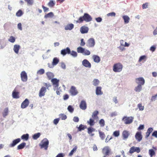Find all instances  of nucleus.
<instances>
[{
    "instance_id": "obj_1",
    "label": "nucleus",
    "mask_w": 157,
    "mask_h": 157,
    "mask_svg": "<svg viewBox=\"0 0 157 157\" xmlns=\"http://www.w3.org/2000/svg\"><path fill=\"white\" fill-rule=\"evenodd\" d=\"M92 19V17L89 14L85 13L82 16L80 17L79 18L76 22L78 23H82L83 21L88 22L91 21Z\"/></svg>"
},
{
    "instance_id": "obj_45",
    "label": "nucleus",
    "mask_w": 157,
    "mask_h": 157,
    "mask_svg": "<svg viewBox=\"0 0 157 157\" xmlns=\"http://www.w3.org/2000/svg\"><path fill=\"white\" fill-rule=\"evenodd\" d=\"M53 13L52 12H51L45 15L44 16L45 18L50 17H53Z\"/></svg>"
},
{
    "instance_id": "obj_53",
    "label": "nucleus",
    "mask_w": 157,
    "mask_h": 157,
    "mask_svg": "<svg viewBox=\"0 0 157 157\" xmlns=\"http://www.w3.org/2000/svg\"><path fill=\"white\" fill-rule=\"evenodd\" d=\"M70 54L74 57H76L77 56V53L74 51H72L71 52V53Z\"/></svg>"
},
{
    "instance_id": "obj_18",
    "label": "nucleus",
    "mask_w": 157,
    "mask_h": 157,
    "mask_svg": "<svg viewBox=\"0 0 157 157\" xmlns=\"http://www.w3.org/2000/svg\"><path fill=\"white\" fill-rule=\"evenodd\" d=\"M19 92L15 89L13 90L12 92V96L13 98H19Z\"/></svg>"
},
{
    "instance_id": "obj_34",
    "label": "nucleus",
    "mask_w": 157,
    "mask_h": 157,
    "mask_svg": "<svg viewBox=\"0 0 157 157\" xmlns=\"http://www.w3.org/2000/svg\"><path fill=\"white\" fill-rule=\"evenodd\" d=\"M99 81L97 79H94L93 81V84L95 86H97L99 84Z\"/></svg>"
},
{
    "instance_id": "obj_41",
    "label": "nucleus",
    "mask_w": 157,
    "mask_h": 157,
    "mask_svg": "<svg viewBox=\"0 0 157 157\" xmlns=\"http://www.w3.org/2000/svg\"><path fill=\"white\" fill-rule=\"evenodd\" d=\"M40 133L39 132L36 133L33 136V138L34 140H36L40 137Z\"/></svg>"
},
{
    "instance_id": "obj_62",
    "label": "nucleus",
    "mask_w": 157,
    "mask_h": 157,
    "mask_svg": "<svg viewBox=\"0 0 157 157\" xmlns=\"http://www.w3.org/2000/svg\"><path fill=\"white\" fill-rule=\"evenodd\" d=\"M42 7L44 12H46L49 10V9L48 8L42 5Z\"/></svg>"
},
{
    "instance_id": "obj_56",
    "label": "nucleus",
    "mask_w": 157,
    "mask_h": 157,
    "mask_svg": "<svg viewBox=\"0 0 157 157\" xmlns=\"http://www.w3.org/2000/svg\"><path fill=\"white\" fill-rule=\"evenodd\" d=\"M148 2H146L145 3H144L143 4L142 7L143 9H145L148 7Z\"/></svg>"
},
{
    "instance_id": "obj_36",
    "label": "nucleus",
    "mask_w": 157,
    "mask_h": 157,
    "mask_svg": "<svg viewBox=\"0 0 157 157\" xmlns=\"http://www.w3.org/2000/svg\"><path fill=\"white\" fill-rule=\"evenodd\" d=\"M77 51L78 53H83L84 51V48L81 47H78L77 48Z\"/></svg>"
},
{
    "instance_id": "obj_58",
    "label": "nucleus",
    "mask_w": 157,
    "mask_h": 157,
    "mask_svg": "<svg viewBox=\"0 0 157 157\" xmlns=\"http://www.w3.org/2000/svg\"><path fill=\"white\" fill-rule=\"evenodd\" d=\"M112 138V137L111 136H110L109 135L107 136V138L105 139V142L107 143L108 142V141L110 140Z\"/></svg>"
},
{
    "instance_id": "obj_37",
    "label": "nucleus",
    "mask_w": 157,
    "mask_h": 157,
    "mask_svg": "<svg viewBox=\"0 0 157 157\" xmlns=\"http://www.w3.org/2000/svg\"><path fill=\"white\" fill-rule=\"evenodd\" d=\"M86 128V126L83 125L82 124H81L78 127V130L79 131H81L82 130H84Z\"/></svg>"
},
{
    "instance_id": "obj_30",
    "label": "nucleus",
    "mask_w": 157,
    "mask_h": 157,
    "mask_svg": "<svg viewBox=\"0 0 157 157\" xmlns=\"http://www.w3.org/2000/svg\"><path fill=\"white\" fill-rule=\"evenodd\" d=\"M122 17L125 23L127 24L129 22L130 20V18L128 16L126 15L123 16Z\"/></svg>"
},
{
    "instance_id": "obj_35",
    "label": "nucleus",
    "mask_w": 157,
    "mask_h": 157,
    "mask_svg": "<svg viewBox=\"0 0 157 157\" xmlns=\"http://www.w3.org/2000/svg\"><path fill=\"white\" fill-rule=\"evenodd\" d=\"M149 154L151 157H152L153 156L155 155V153L152 149H151L149 150Z\"/></svg>"
},
{
    "instance_id": "obj_26",
    "label": "nucleus",
    "mask_w": 157,
    "mask_h": 157,
    "mask_svg": "<svg viewBox=\"0 0 157 157\" xmlns=\"http://www.w3.org/2000/svg\"><path fill=\"white\" fill-rule=\"evenodd\" d=\"M46 75L48 78V79L49 80H52V79H53L52 78L54 76V75L53 73L50 72H47L46 73Z\"/></svg>"
},
{
    "instance_id": "obj_19",
    "label": "nucleus",
    "mask_w": 157,
    "mask_h": 157,
    "mask_svg": "<svg viewBox=\"0 0 157 157\" xmlns=\"http://www.w3.org/2000/svg\"><path fill=\"white\" fill-rule=\"evenodd\" d=\"M80 108L82 110H85L86 108V103L84 101H82L79 105Z\"/></svg>"
},
{
    "instance_id": "obj_59",
    "label": "nucleus",
    "mask_w": 157,
    "mask_h": 157,
    "mask_svg": "<svg viewBox=\"0 0 157 157\" xmlns=\"http://www.w3.org/2000/svg\"><path fill=\"white\" fill-rule=\"evenodd\" d=\"M73 120L75 122H78L79 121V119L78 117H75L73 118Z\"/></svg>"
},
{
    "instance_id": "obj_15",
    "label": "nucleus",
    "mask_w": 157,
    "mask_h": 157,
    "mask_svg": "<svg viewBox=\"0 0 157 157\" xmlns=\"http://www.w3.org/2000/svg\"><path fill=\"white\" fill-rule=\"evenodd\" d=\"M88 30V28L85 26L81 27L80 29V31L81 33L82 34L87 33Z\"/></svg>"
},
{
    "instance_id": "obj_20",
    "label": "nucleus",
    "mask_w": 157,
    "mask_h": 157,
    "mask_svg": "<svg viewBox=\"0 0 157 157\" xmlns=\"http://www.w3.org/2000/svg\"><path fill=\"white\" fill-rule=\"evenodd\" d=\"M92 58L94 60V61L96 63H99L101 60L100 57L96 55H94L92 56Z\"/></svg>"
},
{
    "instance_id": "obj_33",
    "label": "nucleus",
    "mask_w": 157,
    "mask_h": 157,
    "mask_svg": "<svg viewBox=\"0 0 157 157\" xmlns=\"http://www.w3.org/2000/svg\"><path fill=\"white\" fill-rule=\"evenodd\" d=\"M98 132L99 134V136L101 139L102 140H104L105 137V135L104 133L101 132L100 130H99L98 131Z\"/></svg>"
},
{
    "instance_id": "obj_40",
    "label": "nucleus",
    "mask_w": 157,
    "mask_h": 157,
    "mask_svg": "<svg viewBox=\"0 0 157 157\" xmlns=\"http://www.w3.org/2000/svg\"><path fill=\"white\" fill-rule=\"evenodd\" d=\"M77 146H75L73 149L70 152L69 154V156H71L76 151L77 149Z\"/></svg>"
},
{
    "instance_id": "obj_64",
    "label": "nucleus",
    "mask_w": 157,
    "mask_h": 157,
    "mask_svg": "<svg viewBox=\"0 0 157 157\" xmlns=\"http://www.w3.org/2000/svg\"><path fill=\"white\" fill-rule=\"evenodd\" d=\"M64 155L63 153H59L58 154L56 157H63Z\"/></svg>"
},
{
    "instance_id": "obj_28",
    "label": "nucleus",
    "mask_w": 157,
    "mask_h": 157,
    "mask_svg": "<svg viewBox=\"0 0 157 157\" xmlns=\"http://www.w3.org/2000/svg\"><path fill=\"white\" fill-rule=\"evenodd\" d=\"M98 111L96 110L93 113L92 117L93 119H98Z\"/></svg>"
},
{
    "instance_id": "obj_4",
    "label": "nucleus",
    "mask_w": 157,
    "mask_h": 157,
    "mask_svg": "<svg viewBox=\"0 0 157 157\" xmlns=\"http://www.w3.org/2000/svg\"><path fill=\"white\" fill-rule=\"evenodd\" d=\"M123 65L120 63L115 64L113 67V70L116 72H120L122 70Z\"/></svg>"
},
{
    "instance_id": "obj_48",
    "label": "nucleus",
    "mask_w": 157,
    "mask_h": 157,
    "mask_svg": "<svg viewBox=\"0 0 157 157\" xmlns=\"http://www.w3.org/2000/svg\"><path fill=\"white\" fill-rule=\"evenodd\" d=\"M84 55L88 56L90 54V51L87 50L86 49L84 48V51L83 53Z\"/></svg>"
},
{
    "instance_id": "obj_6",
    "label": "nucleus",
    "mask_w": 157,
    "mask_h": 157,
    "mask_svg": "<svg viewBox=\"0 0 157 157\" xmlns=\"http://www.w3.org/2000/svg\"><path fill=\"white\" fill-rule=\"evenodd\" d=\"M140 151V149L139 147L132 146L130 148L129 152L130 154H132L135 152H136L138 153Z\"/></svg>"
},
{
    "instance_id": "obj_25",
    "label": "nucleus",
    "mask_w": 157,
    "mask_h": 157,
    "mask_svg": "<svg viewBox=\"0 0 157 157\" xmlns=\"http://www.w3.org/2000/svg\"><path fill=\"white\" fill-rule=\"evenodd\" d=\"M20 48V46L19 45L17 44H15L14 46L13 49L15 52L16 53L18 54V53L19 51Z\"/></svg>"
},
{
    "instance_id": "obj_21",
    "label": "nucleus",
    "mask_w": 157,
    "mask_h": 157,
    "mask_svg": "<svg viewBox=\"0 0 157 157\" xmlns=\"http://www.w3.org/2000/svg\"><path fill=\"white\" fill-rule=\"evenodd\" d=\"M101 87L100 86L97 87L96 88V93L97 95H101L102 94L101 91Z\"/></svg>"
},
{
    "instance_id": "obj_29",
    "label": "nucleus",
    "mask_w": 157,
    "mask_h": 157,
    "mask_svg": "<svg viewBox=\"0 0 157 157\" xmlns=\"http://www.w3.org/2000/svg\"><path fill=\"white\" fill-rule=\"evenodd\" d=\"M142 89V86L141 85L139 84L135 88L134 90L137 92H140Z\"/></svg>"
},
{
    "instance_id": "obj_38",
    "label": "nucleus",
    "mask_w": 157,
    "mask_h": 157,
    "mask_svg": "<svg viewBox=\"0 0 157 157\" xmlns=\"http://www.w3.org/2000/svg\"><path fill=\"white\" fill-rule=\"evenodd\" d=\"M29 137V135L28 134H23L21 136V139L26 140H27Z\"/></svg>"
},
{
    "instance_id": "obj_7",
    "label": "nucleus",
    "mask_w": 157,
    "mask_h": 157,
    "mask_svg": "<svg viewBox=\"0 0 157 157\" xmlns=\"http://www.w3.org/2000/svg\"><path fill=\"white\" fill-rule=\"evenodd\" d=\"M110 152V150L109 147H104L102 149V153L104 155V156H107L109 155Z\"/></svg>"
},
{
    "instance_id": "obj_17",
    "label": "nucleus",
    "mask_w": 157,
    "mask_h": 157,
    "mask_svg": "<svg viewBox=\"0 0 157 157\" xmlns=\"http://www.w3.org/2000/svg\"><path fill=\"white\" fill-rule=\"evenodd\" d=\"M21 141L20 139L18 138L13 140V141L12 143L10 144V147H14L17 144L19 143Z\"/></svg>"
},
{
    "instance_id": "obj_61",
    "label": "nucleus",
    "mask_w": 157,
    "mask_h": 157,
    "mask_svg": "<svg viewBox=\"0 0 157 157\" xmlns=\"http://www.w3.org/2000/svg\"><path fill=\"white\" fill-rule=\"evenodd\" d=\"M155 49L156 47L154 45L152 46L150 48V50L152 52L155 51Z\"/></svg>"
},
{
    "instance_id": "obj_22",
    "label": "nucleus",
    "mask_w": 157,
    "mask_h": 157,
    "mask_svg": "<svg viewBox=\"0 0 157 157\" xmlns=\"http://www.w3.org/2000/svg\"><path fill=\"white\" fill-rule=\"evenodd\" d=\"M122 134L123 139H125L128 137L129 134L128 131L126 130H124Z\"/></svg>"
},
{
    "instance_id": "obj_11",
    "label": "nucleus",
    "mask_w": 157,
    "mask_h": 157,
    "mask_svg": "<svg viewBox=\"0 0 157 157\" xmlns=\"http://www.w3.org/2000/svg\"><path fill=\"white\" fill-rule=\"evenodd\" d=\"M88 46L90 47H93L95 44V42L94 39L93 38H90L87 41Z\"/></svg>"
},
{
    "instance_id": "obj_49",
    "label": "nucleus",
    "mask_w": 157,
    "mask_h": 157,
    "mask_svg": "<svg viewBox=\"0 0 157 157\" xmlns=\"http://www.w3.org/2000/svg\"><path fill=\"white\" fill-rule=\"evenodd\" d=\"M26 2L27 4L29 5H32L33 2V0H24Z\"/></svg>"
},
{
    "instance_id": "obj_55",
    "label": "nucleus",
    "mask_w": 157,
    "mask_h": 157,
    "mask_svg": "<svg viewBox=\"0 0 157 157\" xmlns=\"http://www.w3.org/2000/svg\"><path fill=\"white\" fill-rule=\"evenodd\" d=\"M68 110L71 113H72L74 110V109L73 108L71 105H69L67 108Z\"/></svg>"
},
{
    "instance_id": "obj_54",
    "label": "nucleus",
    "mask_w": 157,
    "mask_h": 157,
    "mask_svg": "<svg viewBox=\"0 0 157 157\" xmlns=\"http://www.w3.org/2000/svg\"><path fill=\"white\" fill-rule=\"evenodd\" d=\"M138 107L140 110H143L144 108V106H142V104L140 103L138 105Z\"/></svg>"
},
{
    "instance_id": "obj_60",
    "label": "nucleus",
    "mask_w": 157,
    "mask_h": 157,
    "mask_svg": "<svg viewBox=\"0 0 157 157\" xmlns=\"http://www.w3.org/2000/svg\"><path fill=\"white\" fill-rule=\"evenodd\" d=\"M85 44V42L84 41V40L83 39H81V43L80 45L81 46H84Z\"/></svg>"
},
{
    "instance_id": "obj_5",
    "label": "nucleus",
    "mask_w": 157,
    "mask_h": 157,
    "mask_svg": "<svg viewBox=\"0 0 157 157\" xmlns=\"http://www.w3.org/2000/svg\"><path fill=\"white\" fill-rule=\"evenodd\" d=\"M133 119V118L132 117H127L124 116L123 117L122 121L125 124H129L132 122Z\"/></svg>"
},
{
    "instance_id": "obj_52",
    "label": "nucleus",
    "mask_w": 157,
    "mask_h": 157,
    "mask_svg": "<svg viewBox=\"0 0 157 157\" xmlns=\"http://www.w3.org/2000/svg\"><path fill=\"white\" fill-rule=\"evenodd\" d=\"M120 135V132L119 131H114L113 134V135L115 137H118Z\"/></svg>"
},
{
    "instance_id": "obj_3",
    "label": "nucleus",
    "mask_w": 157,
    "mask_h": 157,
    "mask_svg": "<svg viewBox=\"0 0 157 157\" xmlns=\"http://www.w3.org/2000/svg\"><path fill=\"white\" fill-rule=\"evenodd\" d=\"M49 141L46 138L44 139L41 141V144H39L41 148H44L45 150H47L48 146Z\"/></svg>"
},
{
    "instance_id": "obj_43",
    "label": "nucleus",
    "mask_w": 157,
    "mask_h": 157,
    "mask_svg": "<svg viewBox=\"0 0 157 157\" xmlns=\"http://www.w3.org/2000/svg\"><path fill=\"white\" fill-rule=\"evenodd\" d=\"M87 122L91 126L94 125L95 123L94 120L92 118H90L89 121H88Z\"/></svg>"
},
{
    "instance_id": "obj_2",
    "label": "nucleus",
    "mask_w": 157,
    "mask_h": 157,
    "mask_svg": "<svg viewBox=\"0 0 157 157\" xmlns=\"http://www.w3.org/2000/svg\"><path fill=\"white\" fill-rule=\"evenodd\" d=\"M43 85L44 86L42 87L40 89L39 93V96L40 97H41L45 95V93L46 91V89H48L49 87H51L52 85L49 83H44Z\"/></svg>"
},
{
    "instance_id": "obj_32",
    "label": "nucleus",
    "mask_w": 157,
    "mask_h": 157,
    "mask_svg": "<svg viewBox=\"0 0 157 157\" xmlns=\"http://www.w3.org/2000/svg\"><path fill=\"white\" fill-rule=\"evenodd\" d=\"M59 62V59L57 57H55L53 59L52 64L53 65H56Z\"/></svg>"
},
{
    "instance_id": "obj_44",
    "label": "nucleus",
    "mask_w": 157,
    "mask_h": 157,
    "mask_svg": "<svg viewBox=\"0 0 157 157\" xmlns=\"http://www.w3.org/2000/svg\"><path fill=\"white\" fill-rule=\"evenodd\" d=\"M8 110L7 108H5L4 110V111L2 113L3 116L5 117L7 116L8 114Z\"/></svg>"
},
{
    "instance_id": "obj_51",
    "label": "nucleus",
    "mask_w": 157,
    "mask_h": 157,
    "mask_svg": "<svg viewBox=\"0 0 157 157\" xmlns=\"http://www.w3.org/2000/svg\"><path fill=\"white\" fill-rule=\"evenodd\" d=\"M15 40V38L12 36H10L9 39V41L11 43H14Z\"/></svg>"
},
{
    "instance_id": "obj_16",
    "label": "nucleus",
    "mask_w": 157,
    "mask_h": 157,
    "mask_svg": "<svg viewBox=\"0 0 157 157\" xmlns=\"http://www.w3.org/2000/svg\"><path fill=\"white\" fill-rule=\"evenodd\" d=\"M82 64L86 67L90 68L91 67L90 63L86 59L84 60L82 62Z\"/></svg>"
},
{
    "instance_id": "obj_12",
    "label": "nucleus",
    "mask_w": 157,
    "mask_h": 157,
    "mask_svg": "<svg viewBox=\"0 0 157 157\" xmlns=\"http://www.w3.org/2000/svg\"><path fill=\"white\" fill-rule=\"evenodd\" d=\"M70 92L72 95H76L78 93L75 87L72 86L70 90Z\"/></svg>"
},
{
    "instance_id": "obj_46",
    "label": "nucleus",
    "mask_w": 157,
    "mask_h": 157,
    "mask_svg": "<svg viewBox=\"0 0 157 157\" xmlns=\"http://www.w3.org/2000/svg\"><path fill=\"white\" fill-rule=\"evenodd\" d=\"M99 124L101 127H103L105 126V121L103 119H101L99 122Z\"/></svg>"
},
{
    "instance_id": "obj_31",
    "label": "nucleus",
    "mask_w": 157,
    "mask_h": 157,
    "mask_svg": "<svg viewBox=\"0 0 157 157\" xmlns=\"http://www.w3.org/2000/svg\"><path fill=\"white\" fill-rule=\"evenodd\" d=\"M26 144L25 143L23 142L20 144L17 147V149H21L23 148L26 145Z\"/></svg>"
},
{
    "instance_id": "obj_39",
    "label": "nucleus",
    "mask_w": 157,
    "mask_h": 157,
    "mask_svg": "<svg viewBox=\"0 0 157 157\" xmlns=\"http://www.w3.org/2000/svg\"><path fill=\"white\" fill-rule=\"evenodd\" d=\"M55 4V3L53 0H50L48 4V5L50 7H54Z\"/></svg>"
},
{
    "instance_id": "obj_23",
    "label": "nucleus",
    "mask_w": 157,
    "mask_h": 157,
    "mask_svg": "<svg viewBox=\"0 0 157 157\" xmlns=\"http://www.w3.org/2000/svg\"><path fill=\"white\" fill-rule=\"evenodd\" d=\"M51 81L52 82L53 85H54L55 86L58 87L59 86V80H57L56 78H53L51 80Z\"/></svg>"
},
{
    "instance_id": "obj_57",
    "label": "nucleus",
    "mask_w": 157,
    "mask_h": 157,
    "mask_svg": "<svg viewBox=\"0 0 157 157\" xmlns=\"http://www.w3.org/2000/svg\"><path fill=\"white\" fill-rule=\"evenodd\" d=\"M107 16L108 17L109 16H114L115 17L116 15V13L114 12L110 13L107 14Z\"/></svg>"
},
{
    "instance_id": "obj_14",
    "label": "nucleus",
    "mask_w": 157,
    "mask_h": 157,
    "mask_svg": "<svg viewBox=\"0 0 157 157\" xmlns=\"http://www.w3.org/2000/svg\"><path fill=\"white\" fill-rule=\"evenodd\" d=\"M136 139L138 142H140L142 140V136L141 135V132H137L135 136Z\"/></svg>"
},
{
    "instance_id": "obj_24",
    "label": "nucleus",
    "mask_w": 157,
    "mask_h": 157,
    "mask_svg": "<svg viewBox=\"0 0 157 157\" xmlns=\"http://www.w3.org/2000/svg\"><path fill=\"white\" fill-rule=\"evenodd\" d=\"M74 27V25L72 24H69L65 26V29L66 30H71Z\"/></svg>"
},
{
    "instance_id": "obj_8",
    "label": "nucleus",
    "mask_w": 157,
    "mask_h": 157,
    "mask_svg": "<svg viewBox=\"0 0 157 157\" xmlns=\"http://www.w3.org/2000/svg\"><path fill=\"white\" fill-rule=\"evenodd\" d=\"M21 80L23 82H26L28 79V77L25 71H22L21 74Z\"/></svg>"
},
{
    "instance_id": "obj_10",
    "label": "nucleus",
    "mask_w": 157,
    "mask_h": 157,
    "mask_svg": "<svg viewBox=\"0 0 157 157\" xmlns=\"http://www.w3.org/2000/svg\"><path fill=\"white\" fill-rule=\"evenodd\" d=\"M71 53V50L69 47L62 49L61 52V54L64 56L67 54H69Z\"/></svg>"
},
{
    "instance_id": "obj_63",
    "label": "nucleus",
    "mask_w": 157,
    "mask_h": 157,
    "mask_svg": "<svg viewBox=\"0 0 157 157\" xmlns=\"http://www.w3.org/2000/svg\"><path fill=\"white\" fill-rule=\"evenodd\" d=\"M152 136L157 138V131H155L152 133Z\"/></svg>"
},
{
    "instance_id": "obj_50",
    "label": "nucleus",
    "mask_w": 157,
    "mask_h": 157,
    "mask_svg": "<svg viewBox=\"0 0 157 157\" xmlns=\"http://www.w3.org/2000/svg\"><path fill=\"white\" fill-rule=\"evenodd\" d=\"M61 119L62 120H65L67 118V117L66 115L64 114H61L59 115Z\"/></svg>"
},
{
    "instance_id": "obj_9",
    "label": "nucleus",
    "mask_w": 157,
    "mask_h": 157,
    "mask_svg": "<svg viewBox=\"0 0 157 157\" xmlns=\"http://www.w3.org/2000/svg\"><path fill=\"white\" fill-rule=\"evenodd\" d=\"M136 82L138 85L140 84L142 86L145 83V80L143 77L137 78L136 79Z\"/></svg>"
},
{
    "instance_id": "obj_13",
    "label": "nucleus",
    "mask_w": 157,
    "mask_h": 157,
    "mask_svg": "<svg viewBox=\"0 0 157 157\" xmlns=\"http://www.w3.org/2000/svg\"><path fill=\"white\" fill-rule=\"evenodd\" d=\"M29 104V100L27 99H25L21 103V107L22 109L25 108L28 106Z\"/></svg>"
},
{
    "instance_id": "obj_27",
    "label": "nucleus",
    "mask_w": 157,
    "mask_h": 157,
    "mask_svg": "<svg viewBox=\"0 0 157 157\" xmlns=\"http://www.w3.org/2000/svg\"><path fill=\"white\" fill-rule=\"evenodd\" d=\"M87 129L88 133L89 134H90V136H93L94 135V134H92L91 133L92 132L94 131V129L92 127H89Z\"/></svg>"
},
{
    "instance_id": "obj_47",
    "label": "nucleus",
    "mask_w": 157,
    "mask_h": 157,
    "mask_svg": "<svg viewBox=\"0 0 157 157\" xmlns=\"http://www.w3.org/2000/svg\"><path fill=\"white\" fill-rule=\"evenodd\" d=\"M44 70L43 69H41L37 71V74L38 75H41L44 73Z\"/></svg>"
},
{
    "instance_id": "obj_42",
    "label": "nucleus",
    "mask_w": 157,
    "mask_h": 157,
    "mask_svg": "<svg viewBox=\"0 0 157 157\" xmlns=\"http://www.w3.org/2000/svg\"><path fill=\"white\" fill-rule=\"evenodd\" d=\"M23 14V12L21 10H19L16 13V15L17 17H20Z\"/></svg>"
}]
</instances>
